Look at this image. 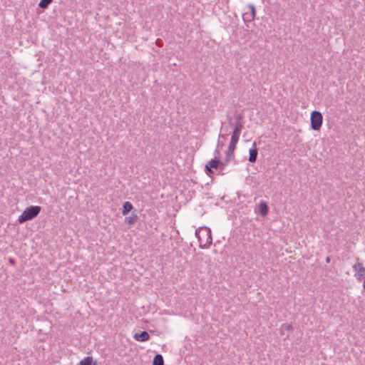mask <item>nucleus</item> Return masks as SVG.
Instances as JSON below:
<instances>
[{
	"instance_id": "1",
	"label": "nucleus",
	"mask_w": 365,
	"mask_h": 365,
	"mask_svg": "<svg viewBox=\"0 0 365 365\" xmlns=\"http://www.w3.org/2000/svg\"><path fill=\"white\" fill-rule=\"evenodd\" d=\"M195 236L199 241V246L201 249H207L212 243V232L209 227L197 228L195 230Z\"/></svg>"
},
{
	"instance_id": "2",
	"label": "nucleus",
	"mask_w": 365,
	"mask_h": 365,
	"mask_svg": "<svg viewBox=\"0 0 365 365\" xmlns=\"http://www.w3.org/2000/svg\"><path fill=\"white\" fill-rule=\"evenodd\" d=\"M40 206H30L27 207L22 214L19 217L18 222L20 224L24 223L26 221L31 220L35 218L41 212Z\"/></svg>"
},
{
	"instance_id": "3",
	"label": "nucleus",
	"mask_w": 365,
	"mask_h": 365,
	"mask_svg": "<svg viewBox=\"0 0 365 365\" xmlns=\"http://www.w3.org/2000/svg\"><path fill=\"white\" fill-rule=\"evenodd\" d=\"M311 128L314 130H319L322 125L323 116L321 112L314 110L311 113Z\"/></svg>"
},
{
	"instance_id": "4",
	"label": "nucleus",
	"mask_w": 365,
	"mask_h": 365,
	"mask_svg": "<svg viewBox=\"0 0 365 365\" xmlns=\"http://www.w3.org/2000/svg\"><path fill=\"white\" fill-rule=\"evenodd\" d=\"M354 277L358 281H361L365 275V267L361 262H356L353 265Z\"/></svg>"
},
{
	"instance_id": "5",
	"label": "nucleus",
	"mask_w": 365,
	"mask_h": 365,
	"mask_svg": "<svg viewBox=\"0 0 365 365\" xmlns=\"http://www.w3.org/2000/svg\"><path fill=\"white\" fill-rule=\"evenodd\" d=\"M248 8L250 11L245 12L242 14V19L245 22H251L252 21L256 15L255 6L253 4H248Z\"/></svg>"
},
{
	"instance_id": "6",
	"label": "nucleus",
	"mask_w": 365,
	"mask_h": 365,
	"mask_svg": "<svg viewBox=\"0 0 365 365\" xmlns=\"http://www.w3.org/2000/svg\"><path fill=\"white\" fill-rule=\"evenodd\" d=\"M219 165H220V159L218 157L215 156L214 159H212L210 161H209L207 163V164H206L205 169H206L207 173L210 174V173H212L211 169L212 168H215V169L218 168Z\"/></svg>"
},
{
	"instance_id": "7",
	"label": "nucleus",
	"mask_w": 365,
	"mask_h": 365,
	"mask_svg": "<svg viewBox=\"0 0 365 365\" xmlns=\"http://www.w3.org/2000/svg\"><path fill=\"white\" fill-rule=\"evenodd\" d=\"M249 154L250 156L248 160L250 163H255L257 160L258 154L256 143H253L252 148L249 150Z\"/></svg>"
},
{
	"instance_id": "8",
	"label": "nucleus",
	"mask_w": 365,
	"mask_h": 365,
	"mask_svg": "<svg viewBox=\"0 0 365 365\" xmlns=\"http://www.w3.org/2000/svg\"><path fill=\"white\" fill-rule=\"evenodd\" d=\"M133 338L138 341H145L150 339V335L146 331H143L140 334H135Z\"/></svg>"
},
{
	"instance_id": "9",
	"label": "nucleus",
	"mask_w": 365,
	"mask_h": 365,
	"mask_svg": "<svg viewBox=\"0 0 365 365\" xmlns=\"http://www.w3.org/2000/svg\"><path fill=\"white\" fill-rule=\"evenodd\" d=\"M259 212L262 216H266L268 214L269 208L264 201H261L259 205Z\"/></svg>"
},
{
	"instance_id": "10",
	"label": "nucleus",
	"mask_w": 365,
	"mask_h": 365,
	"mask_svg": "<svg viewBox=\"0 0 365 365\" xmlns=\"http://www.w3.org/2000/svg\"><path fill=\"white\" fill-rule=\"evenodd\" d=\"M133 206L130 202H125L123 205L122 214L123 215H127L133 210Z\"/></svg>"
},
{
	"instance_id": "11",
	"label": "nucleus",
	"mask_w": 365,
	"mask_h": 365,
	"mask_svg": "<svg viewBox=\"0 0 365 365\" xmlns=\"http://www.w3.org/2000/svg\"><path fill=\"white\" fill-rule=\"evenodd\" d=\"M153 365H164L163 357L161 354H158L155 356L153 361Z\"/></svg>"
},
{
	"instance_id": "12",
	"label": "nucleus",
	"mask_w": 365,
	"mask_h": 365,
	"mask_svg": "<svg viewBox=\"0 0 365 365\" xmlns=\"http://www.w3.org/2000/svg\"><path fill=\"white\" fill-rule=\"evenodd\" d=\"M79 365H96V362L93 363L92 356H86L79 362Z\"/></svg>"
},
{
	"instance_id": "13",
	"label": "nucleus",
	"mask_w": 365,
	"mask_h": 365,
	"mask_svg": "<svg viewBox=\"0 0 365 365\" xmlns=\"http://www.w3.org/2000/svg\"><path fill=\"white\" fill-rule=\"evenodd\" d=\"M137 218H138L137 214L132 213V215L130 217H128L125 218V222L128 225H133L135 222Z\"/></svg>"
},
{
	"instance_id": "14",
	"label": "nucleus",
	"mask_w": 365,
	"mask_h": 365,
	"mask_svg": "<svg viewBox=\"0 0 365 365\" xmlns=\"http://www.w3.org/2000/svg\"><path fill=\"white\" fill-rule=\"evenodd\" d=\"M243 125L242 121H235V128L232 132L241 133Z\"/></svg>"
},
{
	"instance_id": "15",
	"label": "nucleus",
	"mask_w": 365,
	"mask_h": 365,
	"mask_svg": "<svg viewBox=\"0 0 365 365\" xmlns=\"http://www.w3.org/2000/svg\"><path fill=\"white\" fill-rule=\"evenodd\" d=\"M240 133L232 132L230 142L237 144L240 139Z\"/></svg>"
},
{
	"instance_id": "16",
	"label": "nucleus",
	"mask_w": 365,
	"mask_h": 365,
	"mask_svg": "<svg viewBox=\"0 0 365 365\" xmlns=\"http://www.w3.org/2000/svg\"><path fill=\"white\" fill-rule=\"evenodd\" d=\"M52 1L53 0H41L38 4V6L41 9H46Z\"/></svg>"
},
{
	"instance_id": "17",
	"label": "nucleus",
	"mask_w": 365,
	"mask_h": 365,
	"mask_svg": "<svg viewBox=\"0 0 365 365\" xmlns=\"http://www.w3.org/2000/svg\"><path fill=\"white\" fill-rule=\"evenodd\" d=\"M234 152L230 153L229 150L226 151V157L225 160L227 161V163H230L234 158Z\"/></svg>"
},
{
	"instance_id": "18",
	"label": "nucleus",
	"mask_w": 365,
	"mask_h": 365,
	"mask_svg": "<svg viewBox=\"0 0 365 365\" xmlns=\"http://www.w3.org/2000/svg\"><path fill=\"white\" fill-rule=\"evenodd\" d=\"M237 144L230 142L227 150H229L230 153L234 152L236 149Z\"/></svg>"
},
{
	"instance_id": "19",
	"label": "nucleus",
	"mask_w": 365,
	"mask_h": 365,
	"mask_svg": "<svg viewBox=\"0 0 365 365\" xmlns=\"http://www.w3.org/2000/svg\"><path fill=\"white\" fill-rule=\"evenodd\" d=\"M281 328L286 329V330H290V329H292V327L290 324H283L282 325Z\"/></svg>"
},
{
	"instance_id": "20",
	"label": "nucleus",
	"mask_w": 365,
	"mask_h": 365,
	"mask_svg": "<svg viewBox=\"0 0 365 365\" xmlns=\"http://www.w3.org/2000/svg\"><path fill=\"white\" fill-rule=\"evenodd\" d=\"M229 163H227V161L225 160V162H220V165H219V168L221 169V170H223L225 166H227V165Z\"/></svg>"
},
{
	"instance_id": "21",
	"label": "nucleus",
	"mask_w": 365,
	"mask_h": 365,
	"mask_svg": "<svg viewBox=\"0 0 365 365\" xmlns=\"http://www.w3.org/2000/svg\"><path fill=\"white\" fill-rule=\"evenodd\" d=\"M235 119L236 120V121H242V114H241V113L236 114L235 115Z\"/></svg>"
},
{
	"instance_id": "22",
	"label": "nucleus",
	"mask_w": 365,
	"mask_h": 365,
	"mask_svg": "<svg viewBox=\"0 0 365 365\" xmlns=\"http://www.w3.org/2000/svg\"><path fill=\"white\" fill-rule=\"evenodd\" d=\"M224 145V144L222 143H220V140L218 139L217 140V149L215 150V153H218V148H222Z\"/></svg>"
},
{
	"instance_id": "23",
	"label": "nucleus",
	"mask_w": 365,
	"mask_h": 365,
	"mask_svg": "<svg viewBox=\"0 0 365 365\" xmlns=\"http://www.w3.org/2000/svg\"><path fill=\"white\" fill-rule=\"evenodd\" d=\"M220 138L226 139V135L220 133V135L218 136V139L220 140Z\"/></svg>"
},
{
	"instance_id": "24",
	"label": "nucleus",
	"mask_w": 365,
	"mask_h": 365,
	"mask_svg": "<svg viewBox=\"0 0 365 365\" xmlns=\"http://www.w3.org/2000/svg\"><path fill=\"white\" fill-rule=\"evenodd\" d=\"M9 263H11L12 264H14L15 263V260L12 258H9Z\"/></svg>"
},
{
	"instance_id": "25",
	"label": "nucleus",
	"mask_w": 365,
	"mask_h": 365,
	"mask_svg": "<svg viewBox=\"0 0 365 365\" xmlns=\"http://www.w3.org/2000/svg\"><path fill=\"white\" fill-rule=\"evenodd\" d=\"M330 262V257H327L326 258V262L327 263H329Z\"/></svg>"
}]
</instances>
